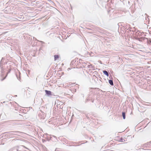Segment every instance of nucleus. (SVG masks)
I'll list each match as a JSON object with an SVG mask.
<instances>
[{"mask_svg":"<svg viewBox=\"0 0 151 151\" xmlns=\"http://www.w3.org/2000/svg\"><path fill=\"white\" fill-rule=\"evenodd\" d=\"M109 82L111 86L114 85V83L112 80L110 79L109 80Z\"/></svg>","mask_w":151,"mask_h":151,"instance_id":"nucleus-6","label":"nucleus"},{"mask_svg":"<svg viewBox=\"0 0 151 151\" xmlns=\"http://www.w3.org/2000/svg\"><path fill=\"white\" fill-rule=\"evenodd\" d=\"M4 59V58H2L1 60L0 63V67L1 68V71L2 72V70H3V64L4 63V62L3 60Z\"/></svg>","mask_w":151,"mask_h":151,"instance_id":"nucleus-2","label":"nucleus"},{"mask_svg":"<svg viewBox=\"0 0 151 151\" xmlns=\"http://www.w3.org/2000/svg\"><path fill=\"white\" fill-rule=\"evenodd\" d=\"M122 116L123 119H124L126 118L125 113L124 112H122Z\"/></svg>","mask_w":151,"mask_h":151,"instance_id":"nucleus-7","label":"nucleus"},{"mask_svg":"<svg viewBox=\"0 0 151 151\" xmlns=\"http://www.w3.org/2000/svg\"><path fill=\"white\" fill-rule=\"evenodd\" d=\"M52 138V137H50V136L47 137V140L48 141H49L50 140H51Z\"/></svg>","mask_w":151,"mask_h":151,"instance_id":"nucleus-12","label":"nucleus"},{"mask_svg":"<svg viewBox=\"0 0 151 151\" xmlns=\"http://www.w3.org/2000/svg\"><path fill=\"white\" fill-rule=\"evenodd\" d=\"M93 66L92 64H90V65H88L87 66V68H93Z\"/></svg>","mask_w":151,"mask_h":151,"instance_id":"nucleus-10","label":"nucleus"},{"mask_svg":"<svg viewBox=\"0 0 151 151\" xmlns=\"http://www.w3.org/2000/svg\"><path fill=\"white\" fill-rule=\"evenodd\" d=\"M140 38L141 39V40H142H142H144L145 39H147V38L144 37H141Z\"/></svg>","mask_w":151,"mask_h":151,"instance_id":"nucleus-14","label":"nucleus"},{"mask_svg":"<svg viewBox=\"0 0 151 151\" xmlns=\"http://www.w3.org/2000/svg\"><path fill=\"white\" fill-rule=\"evenodd\" d=\"M141 34V32H139L138 33V35H140Z\"/></svg>","mask_w":151,"mask_h":151,"instance_id":"nucleus-24","label":"nucleus"},{"mask_svg":"<svg viewBox=\"0 0 151 151\" xmlns=\"http://www.w3.org/2000/svg\"><path fill=\"white\" fill-rule=\"evenodd\" d=\"M136 39L137 40H138L139 41H142V40H141V39L140 38L137 37L136 38Z\"/></svg>","mask_w":151,"mask_h":151,"instance_id":"nucleus-15","label":"nucleus"},{"mask_svg":"<svg viewBox=\"0 0 151 151\" xmlns=\"http://www.w3.org/2000/svg\"><path fill=\"white\" fill-rule=\"evenodd\" d=\"M50 1H51V2H52V1L51 0H50Z\"/></svg>","mask_w":151,"mask_h":151,"instance_id":"nucleus-29","label":"nucleus"},{"mask_svg":"<svg viewBox=\"0 0 151 151\" xmlns=\"http://www.w3.org/2000/svg\"><path fill=\"white\" fill-rule=\"evenodd\" d=\"M42 141L43 142H45L46 141V140L45 139H42Z\"/></svg>","mask_w":151,"mask_h":151,"instance_id":"nucleus-21","label":"nucleus"},{"mask_svg":"<svg viewBox=\"0 0 151 151\" xmlns=\"http://www.w3.org/2000/svg\"><path fill=\"white\" fill-rule=\"evenodd\" d=\"M120 141L122 142H124L125 141V140L122 137H121L120 139Z\"/></svg>","mask_w":151,"mask_h":151,"instance_id":"nucleus-9","label":"nucleus"},{"mask_svg":"<svg viewBox=\"0 0 151 151\" xmlns=\"http://www.w3.org/2000/svg\"><path fill=\"white\" fill-rule=\"evenodd\" d=\"M92 100V102H93H93H94V100H93H93L92 99V100Z\"/></svg>","mask_w":151,"mask_h":151,"instance_id":"nucleus-26","label":"nucleus"},{"mask_svg":"<svg viewBox=\"0 0 151 151\" xmlns=\"http://www.w3.org/2000/svg\"><path fill=\"white\" fill-rule=\"evenodd\" d=\"M19 150L17 149L15 150V149H13L12 151H19Z\"/></svg>","mask_w":151,"mask_h":151,"instance_id":"nucleus-19","label":"nucleus"},{"mask_svg":"<svg viewBox=\"0 0 151 151\" xmlns=\"http://www.w3.org/2000/svg\"><path fill=\"white\" fill-rule=\"evenodd\" d=\"M1 77H3L4 76V69L2 70V72L1 70Z\"/></svg>","mask_w":151,"mask_h":151,"instance_id":"nucleus-11","label":"nucleus"},{"mask_svg":"<svg viewBox=\"0 0 151 151\" xmlns=\"http://www.w3.org/2000/svg\"><path fill=\"white\" fill-rule=\"evenodd\" d=\"M103 72L104 74L107 76H109V72L107 71L106 70H104L103 71Z\"/></svg>","mask_w":151,"mask_h":151,"instance_id":"nucleus-4","label":"nucleus"},{"mask_svg":"<svg viewBox=\"0 0 151 151\" xmlns=\"http://www.w3.org/2000/svg\"><path fill=\"white\" fill-rule=\"evenodd\" d=\"M90 100L89 99L87 98L85 101V103H86V102H88V101H89Z\"/></svg>","mask_w":151,"mask_h":151,"instance_id":"nucleus-16","label":"nucleus"},{"mask_svg":"<svg viewBox=\"0 0 151 151\" xmlns=\"http://www.w3.org/2000/svg\"><path fill=\"white\" fill-rule=\"evenodd\" d=\"M52 137L55 138L56 139H57L56 137L54 135H52Z\"/></svg>","mask_w":151,"mask_h":151,"instance_id":"nucleus-22","label":"nucleus"},{"mask_svg":"<svg viewBox=\"0 0 151 151\" xmlns=\"http://www.w3.org/2000/svg\"><path fill=\"white\" fill-rule=\"evenodd\" d=\"M54 57L55 60H56L59 58V56L58 55H54Z\"/></svg>","mask_w":151,"mask_h":151,"instance_id":"nucleus-8","label":"nucleus"},{"mask_svg":"<svg viewBox=\"0 0 151 151\" xmlns=\"http://www.w3.org/2000/svg\"><path fill=\"white\" fill-rule=\"evenodd\" d=\"M14 121H8V123H12Z\"/></svg>","mask_w":151,"mask_h":151,"instance_id":"nucleus-18","label":"nucleus"},{"mask_svg":"<svg viewBox=\"0 0 151 151\" xmlns=\"http://www.w3.org/2000/svg\"><path fill=\"white\" fill-rule=\"evenodd\" d=\"M17 77V78L18 79V80H20V78H18Z\"/></svg>","mask_w":151,"mask_h":151,"instance_id":"nucleus-25","label":"nucleus"},{"mask_svg":"<svg viewBox=\"0 0 151 151\" xmlns=\"http://www.w3.org/2000/svg\"><path fill=\"white\" fill-rule=\"evenodd\" d=\"M10 71H11V70H9V71L6 73V76H5V77H4V78H3L1 79V81H3L6 78V77L7 76L8 74L10 72Z\"/></svg>","mask_w":151,"mask_h":151,"instance_id":"nucleus-5","label":"nucleus"},{"mask_svg":"<svg viewBox=\"0 0 151 151\" xmlns=\"http://www.w3.org/2000/svg\"><path fill=\"white\" fill-rule=\"evenodd\" d=\"M146 20H149V18H148L147 17L146 18Z\"/></svg>","mask_w":151,"mask_h":151,"instance_id":"nucleus-23","label":"nucleus"},{"mask_svg":"<svg viewBox=\"0 0 151 151\" xmlns=\"http://www.w3.org/2000/svg\"><path fill=\"white\" fill-rule=\"evenodd\" d=\"M147 42L149 43V44H151V39H147Z\"/></svg>","mask_w":151,"mask_h":151,"instance_id":"nucleus-13","label":"nucleus"},{"mask_svg":"<svg viewBox=\"0 0 151 151\" xmlns=\"http://www.w3.org/2000/svg\"><path fill=\"white\" fill-rule=\"evenodd\" d=\"M45 91L46 95L47 96H50L52 95V92L50 91L47 90H45Z\"/></svg>","mask_w":151,"mask_h":151,"instance_id":"nucleus-3","label":"nucleus"},{"mask_svg":"<svg viewBox=\"0 0 151 151\" xmlns=\"http://www.w3.org/2000/svg\"><path fill=\"white\" fill-rule=\"evenodd\" d=\"M96 77V76H95L94 75V76H93V77Z\"/></svg>","mask_w":151,"mask_h":151,"instance_id":"nucleus-28","label":"nucleus"},{"mask_svg":"<svg viewBox=\"0 0 151 151\" xmlns=\"http://www.w3.org/2000/svg\"><path fill=\"white\" fill-rule=\"evenodd\" d=\"M148 145H149L150 146H151V141L149 142H148Z\"/></svg>","mask_w":151,"mask_h":151,"instance_id":"nucleus-20","label":"nucleus"},{"mask_svg":"<svg viewBox=\"0 0 151 151\" xmlns=\"http://www.w3.org/2000/svg\"><path fill=\"white\" fill-rule=\"evenodd\" d=\"M83 67H84V68H85V67H86V65H85V66H84V65H83Z\"/></svg>","mask_w":151,"mask_h":151,"instance_id":"nucleus-27","label":"nucleus"},{"mask_svg":"<svg viewBox=\"0 0 151 151\" xmlns=\"http://www.w3.org/2000/svg\"><path fill=\"white\" fill-rule=\"evenodd\" d=\"M34 39H35V40H36L37 41H38L39 42H41L42 43H44V42L42 41H39V40H37L34 37H33V40Z\"/></svg>","mask_w":151,"mask_h":151,"instance_id":"nucleus-17","label":"nucleus"},{"mask_svg":"<svg viewBox=\"0 0 151 151\" xmlns=\"http://www.w3.org/2000/svg\"><path fill=\"white\" fill-rule=\"evenodd\" d=\"M8 133H10L11 134L19 135L21 134L22 132L19 131H11Z\"/></svg>","mask_w":151,"mask_h":151,"instance_id":"nucleus-1","label":"nucleus"}]
</instances>
